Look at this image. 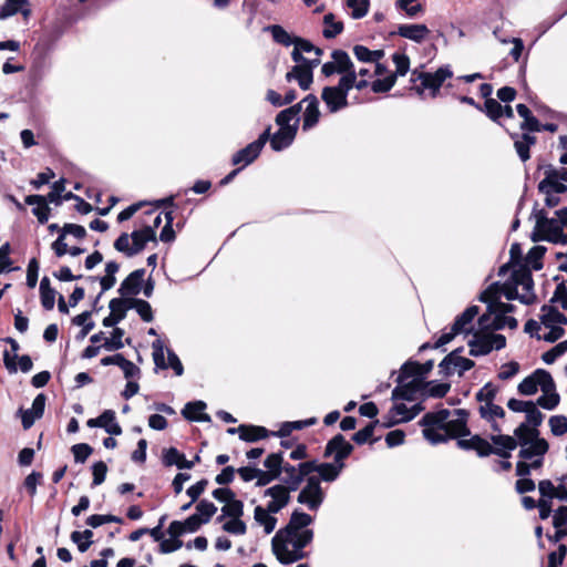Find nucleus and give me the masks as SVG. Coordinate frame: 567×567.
Instances as JSON below:
<instances>
[{
  "label": "nucleus",
  "mask_w": 567,
  "mask_h": 567,
  "mask_svg": "<svg viewBox=\"0 0 567 567\" xmlns=\"http://www.w3.org/2000/svg\"><path fill=\"white\" fill-rule=\"evenodd\" d=\"M331 59V61L323 63L321 68V73L327 78L336 73L344 76L353 64L349 54L343 50L332 51Z\"/></svg>",
  "instance_id": "nucleus-17"
},
{
  "label": "nucleus",
  "mask_w": 567,
  "mask_h": 567,
  "mask_svg": "<svg viewBox=\"0 0 567 567\" xmlns=\"http://www.w3.org/2000/svg\"><path fill=\"white\" fill-rule=\"evenodd\" d=\"M347 6L351 10L353 19H361L367 16L370 7L369 0H347Z\"/></svg>",
  "instance_id": "nucleus-48"
},
{
  "label": "nucleus",
  "mask_w": 567,
  "mask_h": 567,
  "mask_svg": "<svg viewBox=\"0 0 567 567\" xmlns=\"http://www.w3.org/2000/svg\"><path fill=\"white\" fill-rule=\"evenodd\" d=\"M268 29L277 43L285 47H289L291 44L295 47L296 38H292L282 27L270 25Z\"/></svg>",
  "instance_id": "nucleus-47"
},
{
  "label": "nucleus",
  "mask_w": 567,
  "mask_h": 567,
  "mask_svg": "<svg viewBox=\"0 0 567 567\" xmlns=\"http://www.w3.org/2000/svg\"><path fill=\"white\" fill-rule=\"evenodd\" d=\"M535 143V137L524 134L519 140L515 141V148L523 162L529 158V146Z\"/></svg>",
  "instance_id": "nucleus-46"
},
{
  "label": "nucleus",
  "mask_w": 567,
  "mask_h": 567,
  "mask_svg": "<svg viewBox=\"0 0 567 567\" xmlns=\"http://www.w3.org/2000/svg\"><path fill=\"white\" fill-rule=\"evenodd\" d=\"M153 349V360L157 368L167 369L172 368L176 375H182L184 372L183 364L176 353L172 350H167V362L165 361V349L164 344L161 340H155L152 343Z\"/></svg>",
  "instance_id": "nucleus-15"
},
{
  "label": "nucleus",
  "mask_w": 567,
  "mask_h": 567,
  "mask_svg": "<svg viewBox=\"0 0 567 567\" xmlns=\"http://www.w3.org/2000/svg\"><path fill=\"white\" fill-rule=\"evenodd\" d=\"M92 537L93 532L90 529H85L83 532L75 530L71 534V540L78 545V549L81 553H84L90 548L92 545Z\"/></svg>",
  "instance_id": "nucleus-42"
},
{
  "label": "nucleus",
  "mask_w": 567,
  "mask_h": 567,
  "mask_svg": "<svg viewBox=\"0 0 567 567\" xmlns=\"http://www.w3.org/2000/svg\"><path fill=\"white\" fill-rule=\"evenodd\" d=\"M546 248L543 246H534L527 254L526 261L535 270H539L543 267L542 258L545 255Z\"/></svg>",
  "instance_id": "nucleus-53"
},
{
  "label": "nucleus",
  "mask_w": 567,
  "mask_h": 567,
  "mask_svg": "<svg viewBox=\"0 0 567 567\" xmlns=\"http://www.w3.org/2000/svg\"><path fill=\"white\" fill-rule=\"evenodd\" d=\"M124 331L120 328H115L110 338H105L102 347L109 351L118 350L124 347L122 338Z\"/></svg>",
  "instance_id": "nucleus-50"
},
{
  "label": "nucleus",
  "mask_w": 567,
  "mask_h": 567,
  "mask_svg": "<svg viewBox=\"0 0 567 567\" xmlns=\"http://www.w3.org/2000/svg\"><path fill=\"white\" fill-rule=\"evenodd\" d=\"M422 410L423 406L420 403L413 404L410 408L405 403H395L384 416L383 425L390 427L401 422H409Z\"/></svg>",
  "instance_id": "nucleus-16"
},
{
  "label": "nucleus",
  "mask_w": 567,
  "mask_h": 567,
  "mask_svg": "<svg viewBox=\"0 0 567 567\" xmlns=\"http://www.w3.org/2000/svg\"><path fill=\"white\" fill-rule=\"evenodd\" d=\"M265 467L268 472L275 476H279L282 471V456L280 453H272L268 455L264 462Z\"/></svg>",
  "instance_id": "nucleus-54"
},
{
  "label": "nucleus",
  "mask_w": 567,
  "mask_h": 567,
  "mask_svg": "<svg viewBox=\"0 0 567 567\" xmlns=\"http://www.w3.org/2000/svg\"><path fill=\"white\" fill-rule=\"evenodd\" d=\"M460 350L452 351L440 363L441 372L445 375L453 374L455 371L462 375L465 371L474 367V361L463 358L458 354Z\"/></svg>",
  "instance_id": "nucleus-19"
},
{
  "label": "nucleus",
  "mask_w": 567,
  "mask_h": 567,
  "mask_svg": "<svg viewBox=\"0 0 567 567\" xmlns=\"http://www.w3.org/2000/svg\"><path fill=\"white\" fill-rule=\"evenodd\" d=\"M538 189L540 193H556L563 194L567 190V186L563 181L558 179L556 176V168H547L545 171V177L539 183Z\"/></svg>",
  "instance_id": "nucleus-27"
},
{
  "label": "nucleus",
  "mask_w": 567,
  "mask_h": 567,
  "mask_svg": "<svg viewBox=\"0 0 567 567\" xmlns=\"http://www.w3.org/2000/svg\"><path fill=\"white\" fill-rule=\"evenodd\" d=\"M313 466L309 462H302L298 466L286 464L282 466L284 482L291 491H296L305 478L311 475Z\"/></svg>",
  "instance_id": "nucleus-18"
},
{
  "label": "nucleus",
  "mask_w": 567,
  "mask_h": 567,
  "mask_svg": "<svg viewBox=\"0 0 567 567\" xmlns=\"http://www.w3.org/2000/svg\"><path fill=\"white\" fill-rule=\"evenodd\" d=\"M130 307L134 308L144 321L151 322L153 320L152 308L147 301L142 299H133L131 300Z\"/></svg>",
  "instance_id": "nucleus-51"
},
{
  "label": "nucleus",
  "mask_w": 567,
  "mask_h": 567,
  "mask_svg": "<svg viewBox=\"0 0 567 567\" xmlns=\"http://www.w3.org/2000/svg\"><path fill=\"white\" fill-rule=\"evenodd\" d=\"M525 414H526V422H524L523 424H526L529 429H537L542 424L544 415L536 408L535 402L532 403V406L527 409Z\"/></svg>",
  "instance_id": "nucleus-52"
},
{
  "label": "nucleus",
  "mask_w": 567,
  "mask_h": 567,
  "mask_svg": "<svg viewBox=\"0 0 567 567\" xmlns=\"http://www.w3.org/2000/svg\"><path fill=\"white\" fill-rule=\"evenodd\" d=\"M548 424L551 433L556 436H560L567 432V417L564 415H553Z\"/></svg>",
  "instance_id": "nucleus-58"
},
{
  "label": "nucleus",
  "mask_w": 567,
  "mask_h": 567,
  "mask_svg": "<svg viewBox=\"0 0 567 567\" xmlns=\"http://www.w3.org/2000/svg\"><path fill=\"white\" fill-rule=\"evenodd\" d=\"M130 236L136 255L145 248L148 241L156 240L155 230L151 226H145L140 230H134Z\"/></svg>",
  "instance_id": "nucleus-34"
},
{
  "label": "nucleus",
  "mask_w": 567,
  "mask_h": 567,
  "mask_svg": "<svg viewBox=\"0 0 567 567\" xmlns=\"http://www.w3.org/2000/svg\"><path fill=\"white\" fill-rule=\"evenodd\" d=\"M206 403L203 401L188 402L182 414L185 419L196 422H210V416L205 413Z\"/></svg>",
  "instance_id": "nucleus-31"
},
{
  "label": "nucleus",
  "mask_w": 567,
  "mask_h": 567,
  "mask_svg": "<svg viewBox=\"0 0 567 567\" xmlns=\"http://www.w3.org/2000/svg\"><path fill=\"white\" fill-rule=\"evenodd\" d=\"M467 411L457 409L454 411L440 410L426 413L420 421L423 427V436L431 444L446 442L450 439L460 437L470 434L467 427Z\"/></svg>",
  "instance_id": "nucleus-2"
},
{
  "label": "nucleus",
  "mask_w": 567,
  "mask_h": 567,
  "mask_svg": "<svg viewBox=\"0 0 567 567\" xmlns=\"http://www.w3.org/2000/svg\"><path fill=\"white\" fill-rule=\"evenodd\" d=\"M396 33L416 43L423 42L430 33L425 24H400Z\"/></svg>",
  "instance_id": "nucleus-29"
},
{
  "label": "nucleus",
  "mask_w": 567,
  "mask_h": 567,
  "mask_svg": "<svg viewBox=\"0 0 567 567\" xmlns=\"http://www.w3.org/2000/svg\"><path fill=\"white\" fill-rule=\"evenodd\" d=\"M553 386V378L545 370H536L518 384V392L523 395H533L538 389L547 391Z\"/></svg>",
  "instance_id": "nucleus-13"
},
{
  "label": "nucleus",
  "mask_w": 567,
  "mask_h": 567,
  "mask_svg": "<svg viewBox=\"0 0 567 567\" xmlns=\"http://www.w3.org/2000/svg\"><path fill=\"white\" fill-rule=\"evenodd\" d=\"M393 63L395 64V78L398 75L403 76L408 73L410 68V59L408 55L402 53H394L392 56Z\"/></svg>",
  "instance_id": "nucleus-61"
},
{
  "label": "nucleus",
  "mask_w": 567,
  "mask_h": 567,
  "mask_svg": "<svg viewBox=\"0 0 567 567\" xmlns=\"http://www.w3.org/2000/svg\"><path fill=\"white\" fill-rule=\"evenodd\" d=\"M567 351V341L559 342L553 349L545 352L542 357L543 361L547 364H551L557 358L563 355Z\"/></svg>",
  "instance_id": "nucleus-62"
},
{
  "label": "nucleus",
  "mask_w": 567,
  "mask_h": 567,
  "mask_svg": "<svg viewBox=\"0 0 567 567\" xmlns=\"http://www.w3.org/2000/svg\"><path fill=\"white\" fill-rule=\"evenodd\" d=\"M478 315V307L471 306L468 307L461 316H458L454 323L453 330L460 332H467L471 330V323L473 319Z\"/></svg>",
  "instance_id": "nucleus-38"
},
{
  "label": "nucleus",
  "mask_w": 567,
  "mask_h": 567,
  "mask_svg": "<svg viewBox=\"0 0 567 567\" xmlns=\"http://www.w3.org/2000/svg\"><path fill=\"white\" fill-rule=\"evenodd\" d=\"M323 25L322 34L326 39L336 38L343 30L342 21H337L333 13H328L323 17Z\"/></svg>",
  "instance_id": "nucleus-40"
},
{
  "label": "nucleus",
  "mask_w": 567,
  "mask_h": 567,
  "mask_svg": "<svg viewBox=\"0 0 567 567\" xmlns=\"http://www.w3.org/2000/svg\"><path fill=\"white\" fill-rule=\"evenodd\" d=\"M100 419H103L100 423V427H103L111 435H120L122 433V429L116 422L115 413L112 410L104 411Z\"/></svg>",
  "instance_id": "nucleus-41"
},
{
  "label": "nucleus",
  "mask_w": 567,
  "mask_h": 567,
  "mask_svg": "<svg viewBox=\"0 0 567 567\" xmlns=\"http://www.w3.org/2000/svg\"><path fill=\"white\" fill-rule=\"evenodd\" d=\"M25 203L34 206L32 213L37 216L40 224H45L49 220L50 208L45 197L41 195H29L25 197Z\"/></svg>",
  "instance_id": "nucleus-33"
},
{
  "label": "nucleus",
  "mask_w": 567,
  "mask_h": 567,
  "mask_svg": "<svg viewBox=\"0 0 567 567\" xmlns=\"http://www.w3.org/2000/svg\"><path fill=\"white\" fill-rule=\"evenodd\" d=\"M487 332L488 331H482L478 328V331L474 333L473 339L468 341L471 355H473V357L485 355V354H488L493 350V346H491V343H489Z\"/></svg>",
  "instance_id": "nucleus-28"
},
{
  "label": "nucleus",
  "mask_w": 567,
  "mask_h": 567,
  "mask_svg": "<svg viewBox=\"0 0 567 567\" xmlns=\"http://www.w3.org/2000/svg\"><path fill=\"white\" fill-rule=\"evenodd\" d=\"M275 513L270 512L268 506H256L254 511L255 522L264 527L266 534H270L275 530L277 525V518L274 516Z\"/></svg>",
  "instance_id": "nucleus-32"
},
{
  "label": "nucleus",
  "mask_w": 567,
  "mask_h": 567,
  "mask_svg": "<svg viewBox=\"0 0 567 567\" xmlns=\"http://www.w3.org/2000/svg\"><path fill=\"white\" fill-rule=\"evenodd\" d=\"M496 393L497 388L492 383H487L476 393V400L480 402V404L494 402Z\"/></svg>",
  "instance_id": "nucleus-64"
},
{
  "label": "nucleus",
  "mask_w": 567,
  "mask_h": 567,
  "mask_svg": "<svg viewBox=\"0 0 567 567\" xmlns=\"http://www.w3.org/2000/svg\"><path fill=\"white\" fill-rule=\"evenodd\" d=\"M556 217L548 218L544 210H535L536 220L533 233V240H547L556 244H567V235L564 228H567V208L555 212Z\"/></svg>",
  "instance_id": "nucleus-5"
},
{
  "label": "nucleus",
  "mask_w": 567,
  "mask_h": 567,
  "mask_svg": "<svg viewBox=\"0 0 567 567\" xmlns=\"http://www.w3.org/2000/svg\"><path fill=\"white\" fill-rule=\"evenodd\" d=\"M130 239H131V236L126 233H123L115 240L114 248L117 251L125 254L127 257L135 256L136 254L134 251L133 245H130Z\"/></svg>",
  "instance_id": "nucleus-60"
},
{
  "label": "nucleus",
  "mask_w": 567,
  "mask_h": 567,
  "mask_svg": "<svg viewBox=\"0 0 567 567\" xmlns=\"http://www.w3.org/2000/svg\"><path fill=\"white\" fill-rule=\"evenodd\" d=\"M270 128L268 127L262 132L259 137L252 143L248 144L243 150L234 154L231 162L234 165L243 164V167L251 164L260 154L262 147L269 140Z\"/></svg>",
  "instance_id": "nucleus-14"
},
{
  "label": "nucleus",
  "mask_w": 567,
  "mask_h": 567,
  "mask_svg": "<svg viewBox=\"0 0 567 567\" xmlns=\"http://www.w3.org/2000/svg\"><path fill=\"white\" fill-rule=\"evenodd\" d=\"M223 529L233 535H245L247 530L246 524L240 519V517L229 518L223 525Z\"/></svg>",
  "instance_id": "nucleus-56"
},
{
  "label": "nucleus",
  "mask_w": 567,
  "mask_h": 567,
  "mask_svg": "<svg viewBox=\"0 0 567 567\" xmlns=\"http://www.w3.org/2000/svg\"><path fill=\"white\" fill-rule=\"evenodd\" d=\"M317 423L316 417H310L302 421H293V422H285L281 424L278 432L274 433V435H277L279 437H285L290 435L292 431L302 430L305 427L311 426Z\"/></svg>",
  "instance_id": "nucleus-39"
},
{
  "label": "nucleus",
  "mask_w": 567,
  "mask_h": 567,
  "mask_svg": "<svg viewBox=\"0 0 567 567\" xmlns=\"http://www.w3.org/2000/svg\"><path fill=\"white\" fill-rule=\"evenodd\" d=\"M395 74H390L384 79H378L372 82L371 89L374 93H385L389 92L395 84Z\"/></svg>",
  "instance_id": "nucleus-57"
},
{
  "label": "nucleus",
  "mask_w": 567,
  "mask_h": 567,
  "mask_svg": "<svg viewBox=\"0 0 567 567\" xmlns=\"http://www.w3.org/2000/svg\"><path fill=\"white\" fill-rule=\"evenodd\" d=\"M221 512L229 518L241 517L244 515V504L234 496L223 506Z\"/></svg>",
  "instance_id": "nucleus-49"
},
{
  "label": "nucleus",
  "mask_w": 567,
  "mask_h": 567,
  "mask_svg": "<svg viewBox=\"0 0 567 567\" xmlns=\"http://www.w3.org/2000/svg\"><path fill=\"white\" fill-rule=\"evenodd\" d=\"M216 512L217 507L214 503L206 499L200 501L196 506V514H198L205 523H208Z\"/></svg>",
  "instance_id": "nucleus-55"
},
{
  "label": "nucleus",
  "mask_w": 567,
  "mask_h": 567,
  "mask_svg": "<svg viewBox=\"0 0 567 567\" xmlns=\"http://www.w3.org/2000/svg\"><path fill=\"white\" fill-rule=\"evenodd\" d=\"M540 312V323L549 330L543 339L548 342L557 341L564 334L563 326L567 323V318L551 305H544Z\"/></svg>",
  "instance_id": "nucleus-10"
},
{
  "label": "nucleus",
  "mask_w": 567,
  "mask_h": 567,
  "mask_svg": "<svg viewBox=\"0 0 567 567\" xmlns=\"http://www.w3.org/2000/svg\"><path fill=\"white\" fill-rule=\"evenodd\" d=\"M65 190V179L61 178L52 185L51 192L45 197L50 203L60 205L62 203V193Z\"/></svg>",
  "instance_id": "nucleus-63"
},
{
  "label": "nucleus",
  "mask_w": 567,
  "mask_h": 567,
  "mask_svg": "<svg viewBox=\"0 0 567 567\" xmlns=\"http://www.w3.org/2000/svg\"><path fill=\"white\" fill-rule=\"evenodd\" d=\"M481 416L487 421H494L496 417H503L505 412L502 406L494 404V402H486L480 404Z\"/></svg>",
  "instance_id": "nucleus-44"
},
{
  "label": "nucleus",
  "mask_w": 567,
  "mask_h": 567,
  "mask_svg": "<svg viewBox=\"0 0 567 567\" xmlns=\"http://www.w3.org/2000/svg\"><path fill=\"white\" fill-rule=\"evenodd\" d=\"M312 523V517L303 512L295 511L288 525L279 529L272 540V553L284 565L293 564L306 557L303 548L313 538V532L307 528Z\"/></svg>",
  "instance_id": "nucleus-1"
},
{
  "label": "nucleus",
  "mask_w": 567,
  "mask_h": 567,
  "mask_svg": "<svg viewBox=\"0 0 567 567\" xmlns=\"http://www.w3.org/2000/svg\"><path fill=\"white\" fill-rule=\"evenodd\" d=\"M514 435L517 437L520 461L516 465L518 476H527L532 470L539 468L544 463V456L548 452L547 441L539 437L537 429H529L526 424H519Z\"/></svg>",
  "instance_id": "nucleus-3"
},
{
  "label": "nucleus",
  "mask_w": 567,
  "mask_h": 567,
  "mask_svg": "<svg viewBox=\"0 0 567 567\" xmlns=\"http://www.w3.org/2000/svg\"><path fill=\"white\" fill-rule=\"evenodd\" d=\"M297 126L281 127L270 137V146L274 151L279 152L287 148L295 140Z\"/></svg>",
  "instance_id": "nucleus-25"
},
{
  "label": "nucleus",
  "mask_w": 567,
  "mask_h": 567,
  "mask_svg": "<svg viewBox=\"0 0 567 567\" xmlns=\"http://www.w3.org/2000/svg\"><path fill=\"white\" fill-rule=\"evenodd\" d=\"M491 440L494 447L480 435H474L468 440H457V446L463 450H474L480 456H488L494 453L503 458H509L511 452L517 447V437L515 435H493Z\"/></svg>",
  "instance_id": "nucleus-6"
},
{
  "label": "nucleus",
  "mask_w": 567,
  "mask_h": 567,
  "mask_svg": "<svg viewBox=\"0 0 567 567\" xmlns=\"http://www.w3.org/2000/svg\"><path fill=\"white\" fill-rule=\"evenodd\" d=\"M297 64L292 66V69L287 72L286 80L291 82L296 80L302 90H309L313 82V69L319 65L320 60L318 58H313L311 61H302L296 62Z\"/></svg>",
  "instance_id": "nucleus-12"
},
{
  "label": "nucleus",
  "mask_w": 567,
  "mask_h": 567,
  "mask_svg": "<svg viewBox=\"0 0 567 567\" xmlns=\"http://www.w3.org/2000/svg\"><path fill=\"white\" fill-rule=\"evenodd\" d=\"M164 463L167 466L176 465L178 468L187 470L194 466V461H187L185 455L179 453L175 447H169L164 452Z\"/></svg>",
  "instance_id": "nucleus-37"
},
{
  "label": "nucleus",
  "mask_w": 567,
  "mask_h": 567,
  "mask_svg": "<svg viewBox=\"0 0 567 567\" xmlns=\"http://www.w3.org/2000/svg\"><path fill=\"white\" fill-rule=\"evenodd\" d=\"M301 111V103L292 105L278 113L276 123L281 127L297 126L299 123V113Z\"/></svg>",
  "instance_id": "nucleus-35"
},
{
  "label": "nucleus",
  "mask_w": 567,
  "mask_h": 567,
  "mask_svg": "<svg viewBox=\"0 0 567 567\" xmlns=\"http://www.w3.org/2000/svg\"><path fill=\"white\" fill-rule=\"evenodd\" d=\"M559 403V395L555 392V383L547 391H543V395L537 399L536 404L546 410L555 409Z\"/></svg>",
  "instance_id": "nucleus-43"
},
{
  "label": "nucleus",
  "mask_w": 567,
  "mask_h": 567,
  "mask_svg": "<svg viewBox=\"0 0 567 567\" xmlns=\"http://www.w3.org/2000/svg\"><path fill=\"white\" fill-rule=\"evenodd\" d=\"M420 363L414 361H408L405 362L400 370L399 377L396 379L398 383H401L405 380H411L413 378H421L420 371Z\"/></svg>",
  "instance_id": "nucleus-45"
},
{
  "label": "nucleus",
  "mask_w": 567,
  "mask_h": 567,
  "mask_svg": "<svg viewBox=\"0 0 567 567\" xmlns=\"http://www.w3.org/2000/svg\"><path fill=\"white\" fill-rule=\"evenodd\" d=\"M424 389V382H422V378H413L411 380H405L398 385L392 391L393 400H406L414 401L416 393Z\"/></svg>",
  "instance_id": "nucleus-20"
},
{
  "label": "nucleus",
  "mask_w": 567,
  "mask_h": 567,
  "mask_svg": "<svg viewBox=\"0 0 567 567\" xmlns=\"http://www.w3.org/2000/svg\"><path fill=\"white\" fill-rule=\"evenodd\" d=\"M324 499V492L320 485V478L315 475H310L307 478V483L300 491L297 501L306 505L310 511H317Z\"/></svg>",
  "instance_id": "nucleus-11"
},
{
  "label": "nucleus",
  "mask_w": 567,
  "mask_h": 567,
  "mask_svg": "<svg viewBox=\"0 0 567 567\" xmlns=\"http://www.w3.org/2000/svg\"><path fill=\"white\" fill-rule=\"evenodd\" d=\"M483 111L493 121H497L503 116V106L494 99L485 101Z\"/></svg>",
  "instance_id": "nucleus-59"
},
{
  "label": "nucleus",
  "mask_w": 567,
  "mask_h": 567,
  "mask_svg": "<svg viewBox=\"0 0 567 567\" xmlns=\"http://www.w3.org/2000/svg\"><path fill=\"white\" fill-rule=\"evenodd\" d=\"M145 270L137 269L131 272L121 284L118 289L122 296H135L141 291V285L143 281Z\"/></svg>",
  "instance_id": "nucleus-30"
},
{
  "label": "nucleus",
  "mask_w": 567,
  "mask_h": 567,
  "mask_svg": "<svg viewBox=\"0 0 567 567\" xmlns=\"http://www.w3.org/2000/svg\"><path fill=\"white\" fill-rule=\"evenodd\" d=\"M239 439L246 442H255L268 436V430L264 426L256 425H239L238 426Z\"/></svg>",
  "instance_id": "nucleus-36"
},
{
  "label": "nucleus",
  "mask_w": 567,
  "mask_h": 567,
  "mask_svg": "<svg viewBox=\"0 0 567 567\" xmlns=\"http://www.w3.org/2000/svg\"><path fill=\"white\" fill-rule=\"evenodd\" d=\"M300 103L301 106L305 105L302 128L307 131L319 122V101L316 95L309 94Z\"/></svg>",
  "instance_id": "nucleus-23"
},
{
  "label": "nucleus",
  "mask_w": 567,
  "mask_h": 567,
  "mask_svg": "<svg viewBox=\"0 0 567 567\" xmlns=\"http://www.w3.org/2000/svg\"><path fill=\"white\" fill-rule=\"evenodd\" d=\"M533 278L527 268L519 267L514 269L511 279L501 287V297L505 296L508 300L518 299L525 305L533 303L535 293L533 291Z\"/></svg>",
  "instance_id": "nucleus-7"
},
{
  "label": "nucleus",
  "mask_w": 567,
  "mask_h": 567,
  "mask_svg": "<svg viewBox=\"0 0 567 567\" xmlns=\"http://www.w3.org/2000/svg\"><path fill=\"white\" fill-rule=\"evenodd\" d=\"M288 486L285 485H275L266 489L265 495L269 496L271 499L267 504L268 508L272 513H278L280 509H282L290 499V495Z\"/></svg>",
  "instance_id": "nucleus-22"
},
{
  "label": "nucleus",
  "mask_w": 567,
  "mask_h": 567,
  "mask_svg": "<svg viewBox=\"0 0 567 567\" xmlns=\"http://www.w3.org/2000/svg\"><path fill=\"white\" fill-rule=\"evenodd\" d=\"M352 450V445L344 439V436L338 434L328 442L324 455H333L334 462L340 464L343 463V460L351 454Z\"/></svg>",
  "instance_id": "nucleus-21"
},
{
  "label": "nucleus",
  "mask_w": 567,
  "mask_h": 567,
  "mask_svg": "<svg viewBox=\"0 0 567 567\" xmlns=\"http://www.w3.org/2000/svg\"><path fill=\"white\" fill-rule=\"evenodd\" d=\"M302 53H313L315 58L320 60L322 50L315 47L310 41L296 38L295 47L291 53V58L295 62L311 61L313 58H305Z\"/></svg>",
  "instance_id": "nucleus-26"
},
{
  "label": "nucleus",
  "mask_w": 567,
  "mask_h": 567,
  "mask_svg": "<svg viewBox=\"0 0 567 567\" xmlns=\"http://www.w3.org/2000/svg\"><path fill=\"white\" fill-rule=\"evenodd\" d=\"M453 76V72L449 65L439 68L435 72L412 73V81H420V85L415 86L416 93L422 96L425 90H429L431 97H436L442 84L445 80Z\"/></svg>",
  "instance_id": "nucleus-8"
},
{
  "label": "nucleus",
  "mask_w": 567,
  "mask_h": 567,
  "mask_svg": "<svg viewBox=\"0 0 567 567\" xmlns=\"http://www.w3.org/2000/svg\"><path fill=\"white\" fill-rule=\"evenodd\" d=\"M309 463L313 466L311 474L318 473L319 478L326 482L336 481L344 467V463H317L315 461H309Z\"/></svg>",
  "instance_id": "nucleus-24"
},
{
  "label": "nucleus",
  "mask_w": 567,
  "mask_h": 567,
  "mask_svg": "<svg viewBox=\"0 0 567 567\" xmlns=\"http://www.w3.org/2000/svg\"><path fill=\"white\" fill-rule=\"evenodd\" d=\"M481 301L487 303V312L478 319V326L482 331H496L504 328L516 329L517 320L506 313L514 311V306L502 302L501 287L498 282L492 284L481 293Z\"/></svg>",
  "instance_id": "nucleus-4"
},
{
  "label": "nucleus",
  "mask_w": 567,
  "mask_h": 567,
  "mask_svg": "<svg viewBox=\"0 0 567 567\" xmlns=\"http://www.w3.org/2000/svg\"><path fill=\"white\" fill-rule=\"evenodd\" d=\"M351 79L340 78L337 85L324 86L321 99L330 113H337L348 106V94Z\"/></svg>",
  "instance_id": "nucleus-9"
}]
</instances>
